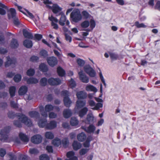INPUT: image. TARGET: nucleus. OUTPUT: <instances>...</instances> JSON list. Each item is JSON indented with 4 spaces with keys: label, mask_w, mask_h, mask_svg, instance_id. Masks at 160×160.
I'll use <instances>...</instances> for the list:
<instances>
[{
    "label": "nucleus",
    "mask_w": 160,
    "mask_h": 160,
    "mask_svg": "<svg viewBox=\"0 0 160 160\" xmlns=\"http://www.w3.org/2000/svg\"><path fill=\"white\" fill-rule=\"evenodd\" d=\"M8 115L10 118L13 119L15 117H17L18 118V120L21 119L23 123L28 127H31L32 126L33 123L31 120L22 113H17L15 114L14 112L9 111L8 113Z\"/></svg>",
    "instance_id": "nucleus-1"
},
{
    "label": "nucleus",
    "mask_w": 160,
    "mask_h": 160,
    "mask_svg": "<svg viewBox=\"0 0 160 160\" xmlns=\"http://www.w3.org/2000/svg\"><path fill=\"white\" fill-rule=\"evenodd\" d=\"M11 127L8 126L4 127L3 129L0 130V135H1L0 140L2 141L5 142L8 138V134L9 133Z\"/></svg>",
    "instance_id": "nucleus-2"
},
{
    "label": "nucleus",
    "mask_w": 160,
    "mask_h": 160,
    "mask_svg": "<svg viewBox=\"0 0 160 160\" xmlns=\"http://www.w3.org/2000/svg\"><path fill=\"white\" fill-rule=\"evenodd\" d=\"M70 18L72 21L75 22H78L82 19V16L79 11L75 10L71 13Z\"/></svg>",
    "instance_id": "nucleus-3"
},
{
    "label": "nucleus",
    "mask_w": 160,
    "mask_h": 160,
    "mask_svg": "<svg viewBox=\"0 0 160 160\" xmlns=\"http://www.w3.org/2000/svg\"><path fill=\"white\" fill-rule=\"evenodd\" d=\"M84 70L90 77H94L95 76L96 73L95 71L89 65H87L84 66Z\"/></svg>",
    "instance_id": "nucleus-4"
},
{
    "label": "nucleus",
    "mask_w": 160,
    "mask_h": 160,
    "mask_svg": "<svg viewBox=\"0 0 160 160\" xmlns=\"http://www.w3.org/2000/svg\"><path fill=\"white\" fill-rule=\"evenodd\" d=\"M61 80L59 78H50L48 79V83L49 85L52 86H57L61 83Z\"/></svg>",
    "instance_id": "nucleus-5"
},
{
    "label": "nucleus",
    "mask_w": 160,
    "mask_h": 160,
    "mask_svg": "<svg viewBox=\"0 0 160 160\" xmlns=\"http://www.w3.org/2000/svg\"><path fill=\"white\" fill-rule=\"evenodd\" d=\"M46 6L49 9H51L53 13L56 14L61 12L62 8L60 7L57 4H53L52 6L49 5H46Z\"/></svg>",
    "instance_id": "nucleus-6"
},
{
    "label": "nucleus",
    "mask_w": 160,
    "mask_h": 160,
    "mask_svg": "<svg viewBox=\"0 0 160 160\" xmlns=\"http://www.w3.org/2000/svg\"><path fill=\"white\" fill-rule=\"evenodd\" d=\"M47 60L48 65L52 67H54L58 64V61L57 58L54 56L48 58Z\"/></svg>",
    "instance_id": "nucleus-7"
},
{
    "label": "nucleus",
    "mask_w": 160,
    "mask_h": 160,
    "mask_svg": "<svg viewBox=\"0 0 160 160\" xmlns=\"http://www.w3.org/2000/svg\"><path fill=\"white\" fill-rule=\"evenodd\" d=\"M7 61L5 63V66L7 68L12 64L15 65L17 62L16 59L14 58H10L8 56L6 57Z\"/></svg>",
    "instance_id": "nucleus-8"
},
{
    "label": "nucleus",
    "mask_w": 160,
    "mask_h": 160,
    "mask_svg": "<svg viewBox=\"0 0 160 160\" xmlns=\"http://www.w3.org/2000/svg\"><path fill=\"white\" fill-rule=\"evenodd\" d=\"M78 74L79 76V79L82 82L85 83H87L89 82V80L88 77L86 76L85 73H83L82 70L79 72Z\"/></svg>",
    "instance_id": "nucleus-9"
},
{
    "label": "nucleus",
    "mask_w": 160,
    "mask_h": 160,
    "mask_svg": "<svg viewBox=\"0 0 160 160\" xmlns=\"http://www.w3.org/2000/svg\"><path fill=\"white\" fill-rule=\"evenodd\" d=\"M42 138L40 135L37 134L32 136L31 138V141L35 144H39L42 141Z\"/></svg>",
    "instance_id": "nucleus-10"
},
{
    "label": "nucleus",
    "mask_w": 160,
    "mask_h": 160,
    "mask_svg": "<svg viewBox=\"0 0 160 160\" xmlns=\"http://www.w3.org/2000/svg\"><path fill=\"white\" fill-rule=\"evenodd\" d=\"M76 96L78 99H83L87 98V95L85 92L81 91L77 92Z\"/></svg>",
    "instance_id": "nucleus-11"
},
{
    "label": "nucleus",
    "mask_w": 160,
    "mask_h": 160,
    "mask_svg": "<svg viewBox=\"0 0 160 160\" xmlns=\"http://www.w3.org/2000/svg\"><path fill=\"white\" fill-rule=\"evenodd\" d=\"M82 128L87 133H91L94 132L96 128L93 125L90 124L88 127H83Z\"/></svg>",
    "instance_id": "nucleus-12"
},
{
    "label": "nucleus",
    "mask_w": 160,
    "mask_h": 160,
    "mask_svg": "<svg viewBox=\"0 0 160 160\" xmlns=\"http://www.w3.org/2000/svg\"><path fill=\"white\" fill-rule=\"evenodd\" d=\"M57 126V122L54 120H52L49 123H47L46 125V128L48 129H52L55 128Z\"/></svg>",
    "instance_id": "nucleus-13"
},
{
    "label": "nucleus",
    "mask_w": 160,
    "mask_h": 160,
    "mask_svg": "<svg viewBox=\"0 0 160 160\" xmlns=\"http://www.w3.org/2000/svg\"><path fill=\"white\" fill-rule=\"evenodd\" d=\"M93 140V138L91 135L88 136L86 139L85 141L83 143V146L86 148L89 147L90 142Z\"/></svg>",
    "instance_id": "nucleus-14"
},
{
    "label": "nucleus",
    "mask_w": 160,
    "mask_h": 160,
    "mask_svg": "<svg viewBox=\"0 0 160 160\" xmlns=\"http://www.w3.org/2000/svg\"><path fill=\"white\" fill-rule=\"evenodd\" d=\"M28 90V87L25 86H22L19 88L18 93L19 95H23L25 94L27 92Z\"/></svg>",
    "instance_id": "nucleus-15"
},
{
    "label": "nucleus",
    "mask_w": 160,
    "mask_h": 160,
    "mask_svg": "<svg viewBox=\"0 0 160 160\" xmlns=\"http://www.w3.org/2000/svg\"><path fill=\"white\" fill-rule=\"evenodd\" d=\"M87 138L86 135L84 132L79 133L77 136L78 140L81 142L84 141Z\"/></svg>",
    "instance_id": "nucleus-16"
},
{
    "label": "nucleus",
    "mask_w": 160,
    "mask_h": 160,
    "mask_svg": "<svg viewBox=\"0 0 160 160\" xmlns=\"http://www.w3.org/2000/svg\"><path fill=\"white\" fill-rule=\"evenodd\" d=\"M59 15H61V17L59 21V24L60 25L63 26L65 25L66 21V17L62 12H60Z\"/></svg>",
    "instance_id": "nucleus-17"
},
{
    "label": "nucleus",
    "mask_w": 160,
    "mask_h": 160,
    "mask_svg": "<svg viewBox=\"0 0 160 160\" xmlns=\"http://www.w3.org/2000/svg\"><path fill=\"white\" fill-rule=\"evenodd\" d=\"M88 111V108L84 107L82 108L78 112V114L80 118H82L87 113Z\"/></svg>",
    "instance_id": "nucleus-18"
},
{
    "label": "nucleus",
    "mask_w": 160,
    "mask_h": 160,
    "mask_svg": "<svg viewBox=\"0 0 160 160\" xmlns=\"http://www.w3.org/2000/svg\"><path fill=\"white\" fill-rule=\"evenodd\" d=\"M47 120L46 119H40L38 122V126L41 128H43L44 127L46 128V125L47 124Z\"/></svg>",
    "instance_id": "nucleus-19"
},
{
    "label": "nucleus",
    "mask_w": 160,
    "mask_h": 160,
    "mask_svg": "<svg viewBox=\"0 0 160 160\" xmlns=\"http://www.w3.org/2000/svg\"><path fill=\"white\" fill-rule=\"evenodd\" d=\"M19 46V44L17 40L15 38H12L10 44V46L11 48L13 49L17 48Z\"/></svg>",
    "instance_id": "nucleus-20"
},
{
    "label": "nucleus",
    "mask_w": 160,
    "mask_h": 160,
    "mask_svg": "<svg viewBox=\"0 0 160 160\" xmlns=\"http://www.w3.org/2000/svg\"><path fill=\"white\" fill-rule=\"evenodd\" d=\"M57 73L59 77H63L66 75L65 71L60 66L57 68Z\"/></svg>",
    "instance_id": "nucleus-21"
},
{
    "label": "nucleus",
    "mask_w": 160,
    "mask_h": 160,
    "mask_svg": "<svg viewBox=\"0 0 160 160\" xmlns=\"http://www.w3.org/2000/svg\"><path fill=\"white\" fill-rule=\"evenodd\" d=\"M19 136L21 140L23 142H27L29 140L28 137L22 132H20L19 133Z\"/></svg>",
    "instance_id": "nucleus-22"
},
{
    "label": "nucleus",
    "mask_w": 160,
    "mask_h": 160,
    "mask_svg": "<svg viewBox=\"0 0 160 160\" xmlns=\"http://www.w3.org/2000/svg\"><path fill=\"white\" fill-rule=\"evenodd\" d=\"M63 102L65 106L69 108L70 106L72 101L68 97H65L63 98Z\"/></svg>",
    "instance_id": "nucleus-23"
},
{
    "label": "nucleus",
    "mask_w": 160,
    "mask_h": 160,
    "mask_svg": "<svg viewBox=\"0 0 160 160\" xmlns=\"http://www.w3.org/2000/svg\"><path fill=\"white\" fill-rule=\"evenodd\" d=\"M72 146L74 150L77 151L82 147L81 144L77 141H74L72 144Z\"/></svg>",
    "instance_id": "nucleus-24"
},
{
    "label": "nucleus",
    "mask_w": 160,
    "mask_h": 160,
    "mask_svg": "<svg viewBox=\"0 0 160 160\" xmlns=\"http://www.w3.org/2000/svg\"><path fill=\"white\" fill-rule=\"evenodd\" d=\"M23 36L25 38L30 39H32L33 38L32 33L29 32L26 29H23Z\"/></svg>",
    "instance_id": "nucleus-25"
},
{
    "label": "nucleus",
    "mask_w": 160,
    "mask_h": 160,
    "mask_svg": "<svg viewBox=\"0 0 160 160\" xmlns=\"http://www.w3.org/2000/svg\"><path fill=\"white\" fill-rule=\"evenodd\" d=\"M63 114L64 118H67L71 116L72 113L70 109H65L63 111Z\"/></svg>",
    "instance_id": "nucleus-26"
},
{
    "label": "nucleus",
    "mask_w": 160,
    "mask_h": 160,
    "mask_svg": "<svg viewBox=\"0 0 160 160\" xmlns=\"http://www.w3.org/2000/svg\"><path fill=\"white\" fill-rule=\"evenodd\" d=\"M86 101L81 100H78L76 102V106L78 109H81L86 105Z\"/></svg>",
    "instance_id": "nucleus-27"
},
{
    "label": "nucleus",
    "mask_w": 160,
    "mask_h": 160,
    "mask_svg": "<svg viewBox=\"0 0 160 160\" xmlns=\"http://www.w3.org/2000/svg\"><path fill=\"white\" fill-rule=\"evenodd\" d=\"M39 68V70L43 72H46L48 70L47 66L44 63L40 64Z\"/></svg>",
    "instance_id": "nucleus-28"
},
{
    "label": "nucleus",
    "mask_w": 160,
    "mask_h": 160,
    "mask_svg": "<svg viewBox=\"0 0 160 160\" xmlns=\"http://www.w3.org/2000/svg\"><path fill=\"white\" fill-rule=\"evenodd\" d=\"M23 44L24 46L27 48H31L32 46V41L28 39L25 40L23 41Z\"/></svg>",
    "instance_id": "nucleus-29"
},
{
    "label": "nucleus",
    "mask_w": 160,
    "mask_h": 160,
    "mask_svg": "<svg viewBox=\"0 0 160 160\" xmlns=\"http://www.w3.org/2000/svg\"><path fill=\"white\" fill-rule=\"evenodd\" d=\"M52 144L55 146L59 147L61 144V141L58 138H55L52 141Z\"/></svg>",
    "instance_id": "nucleus-30"
},
{
    "label": "nucleus",
    "mask_w": 160,
    "mask_h": 160,
    "mask_svg": "<svg viewBox=\"0 0 160 160\" xmlns=\"http://www.w3.org/2000/svg\"><path fill=\"white\" fill-rule=\"evenodd\" d=\"M28 114L29 116L32 118H38L39 116V113L35 111H30L28 112Z\"/></svg>",
    "instance_id": "nucleus-31"
},
{
    "label": "nucleus",
    "mask_w": 160,
    "mask_h": 160,
    "mask_svg": "<svg viewBox=\"0 0 160 160\" xmlns=\"http://www.w3.org/2000/svg\"><path fill=\"white\" fill-rule=\"evenodd\" d=\"M38 80L33 77H30L28 78L27 81V83L28 84H35L38 83Z\"/></svg>",
    "instance_id": "nucleus-32"
},
{
    "label": "nucleus",
    "mask_w": 160,
    "mask_h": 160,
    "mask_svg": "<svg viewBox=\"0 0 160 160\" xmlns=\"http://www.w3.org/2000/svg\"><path fill=\"white\" fill-rule=\"evenodd\" d=\"M16 90V87L14 86H11L9 88V92L11 97L12 98L15 96Z\"/></svg>",
    "instance_id": "nucleus-33"
},
{
    "label": "nucleus",
    "mask_w": 160,
    "mask_h": 160,
    "mask_svg": "<svg viewBox=\"0 0 160 160\" xmlns=\"http://www.w3.org/2000/svg\"><path fill=\"white\" fill-rule=\"evenodd\" d=\"M70 123L72 126H76L78 124V121L76 117H72L71 119Z\"/></svg>",
    "instance_id": "nucleus-34"
},
{
    "label": "nucleus",
    "mask_w": 160,
    "mask_h": 160,
    "mask_svg": "<svg viewBox=\"0 0 160 160\" xmlns=\"http://www.w3.org/2000/svg\"><path fill=\"white\" fill-rule=\"evenodd\" d=\"M48 80L45 77L42 78L40 80V84L41 86L45 87L47 85Z\"/></svg>",
    "instance_id": "nucleus-35"
},
{
    "label": "nucleus",
    "mask_w": 160,
    "mask_h": 160,
    "mask_svg": "<svg viewBox=\"0 0 160 160\" xmlns=\"http://www.w3.org/2000/svg\"><path fill=\"white\" fill-rule=\"evenodd\" d=\"M46 138L49 139H52L54 138V135L53 134L50 132H47L45 134Z\"/></svg>",
    "instance_id": "nucleus-36"
},
{
    "label": "nucleus",
    "mask_w": 160,
    "mask_h": 160,
    "mask_svg": "<svg viewBox=\"0 0 160 160\" xmlns=\"http://www.w3.org/2000/svg\"><path fill=\"white\" fill-rule=\"evenodd\" d=\"M54 108V106L50 104H47L45 106V110L47 112L53 110Z\"/></svg>",
    "instance_id": "nucleus-37"
},
{
    "label": "nucleus",
    "mask_w": 160,
    "mask_h": 160,
    "mask_svg": "<svg viewBox=\"0 0 160 160\" xmlns=\"http://www.w3.org/2000/svg\"><path fill=\"white\" fill-rule=\"evenodd\" d=\"M86 89L87 91L96 92L97 90L96 88L92 85H87L86 87Z\"/></svg>",
    "instance_id": "nucleus-38"
},
{
    "label": "nucleus",
    "mask_w": 160,
    "mask_h": 160,
    "mask_svg": "<svg viewBox=\"0 0 160 160\" xmlns=\"http://www.w3.org/2000/svg\"><path fill=\"white\" fill-rule=\"evenodd\" d=\"M35 73V71L34 69L32 68H30L28 69L26 72L27 75L30 77L33 76Z\"/></svg>",
    "instance_id": "nucleus-39"
},
{
    "label": "nucleus",
    "mask_w": 160,
    "mask_h": 160,
    "mask_svg": "<svg viewBox=\"0 0 160 160\" xmlns=\"http://www.w3.org/2000/svg\"><path fill=\"white\" fill-rule=\"evenodd\" d=\"M69 142L67 138L63 139L61 141V144H62V146L64 148H66L68 147Z\"/></svg>",
    "instance_id": "nucleus-40"
},
{
    "label": "nucleus",
    "mask_w": 160,
    "mask_h": 160,
    "mask_svg": "<svg viewBox=\"0 0 160 160\" xmlns=\"http://www.w3.org/2000/svg\"><path fill=\"white\" fill-rule=\"evenodd\" d=\"M23 123L22 121H20L19 120H14L13 122V125L16 127L20 128H21L22 126V123Z\"/></svg>",
    "instance_id": "nucleus-41"
},
{
    "label": "nucleus",
    "mask_w": 160,
    "mask_h": 160,
    "mask_svg": "<svg viewBox=\"0 0 160 160\" xmlns=\"http://www.w3.org/2000/svg\"><path fill=\"white\" fill-rule=\"evenodd\" d=\"M22 77L20 74H17L13 78V80L16 82H19L21 80Z\"/></svg>",
    "instance_id": "nucleus-42"
},
{
    "label": "nucleus",
    "mask_w": 160,
    "mask_h": 160,
    "mask_svg": "<svg viewBox=\"0 0 160 160\" xmlns=\"http://www.w3.org/2000/svg\"><path fill=\"white\" fill-rule=\"evenodd\" d=\"M39 54L42 57L44 58L47 57L48 55V52L44 49L41 50Z\"/></svg>",
    "instance_id": "nucleus-43"
},
{
    "label": "nucleus",
    "mask_w": 160,
    "mask_h": 160,
    "mask_svg": "<svg viewBox=\"0 0 160 160\" xmlns=\"http://www.w3.org/2000/svg\"><path fill=\"white\" fill-rule=\"evenodd\" d=\"M90 25L89 22L87 20H85L82 22L81 24V26L82 28H87Z\"/></svg>",
    "instance_id": "nucleus-44"
},
{
    "label": "nucleus",
    "mask_w": 160,
    "mask_h": 160,
    "mask_svg": "<svg viewBox=\"0 0 160 160\" xmlns=\"http://www.w3.org/2000/svg\"><path fill=\"white\" fill-rule=\"evenodd\" d=\"M93 117L91 115H88L86 118L87 123L89 124L93 122Z\"/></svg>",
    "instance_id": "nucleus-45"
},
{
    "label": "nucleus",
    "mask_w": 160,
    "mask_h": 160,
    "mask_svg": "<svg viewBox=\"0 0 160 160\" xmlns=\"http://www.w3.org/2000/svg\"><path fill=\"white\" fill-rule=\"evenodd\" d=\"M109 55L112 60H117L118 58V54L114 53L111 52L109 53Z\"/></svg>",
    "instance_id": "nucleus-46"
},
{
    "label": "nucleus",
    "mask_w": 160,
    "mask_h": 160,
    "mask_svg": "<svg viewBox=\"0 0 160 160\" xmlns=\"http://www.w3.org/2000/svg\"><path fill=\"white\" fill-rule=\"evenodd\" d=\"M40 160H50L48 156L46 154H42L39 157Z\"/></svg>",
    "instance_id": "nucleus-47"
},
{
    "label": "nucleus",
    "mask_w": 160,
    "mask_h": 160,
    "mask_svg": "<svg viewBox=\"0 0 160 160\" xmlns=\"http://www.w3.org/2000/svg\"><path fill=\"white\" fill-rule=\"evenodd\" d=\"M89 150V148H82L79 151V153L81 155H84Z\"/></svg>",
    "instance_id": "nucleus-48"
},
{
    "label": "nucleus",
    "mask_w": 160,
    "mask_h": 160,
    "mask_svg": "<svg viewBox=\"0 0 160 160\" xmlns=\"http://www.w3.org/2000/svg\"><path fill=\"white\" fill-rule=\"evenodd\" d=\"M135 25L138 28H145L147 27V26L145 25L143 23L140 24L138 21H136L135 22Z\"/></svg>",
    "instance_id": "nucleus-49"
},
{
    "label": "nucleus",
    "mask_w": 160,
    "mask_h": 160,
    "mask_svg": "<svg viewBox=\"0 0 160 160\" xmlns=\"http://www.w3.org/2000/svg\"><path fill=\"white\" fill-rule=\"evenodd\" d=\"M77 62L78 65L82 67H83L85 64V61L80 58H78L77 60Z\"/></svg>",
    "instance_id": "nucleus-50"
},
{
    "label": "nucleus",
    "mask_w": 160,
    "mask_h": 160,
    "mask_svg": "<svg viewBox=\"0 0 160 160\" xmlns=\"http://www.w3.org/2000/svg\"><path fill=\"white\" fill-rule=\"evenodd\" d=\"M70 82V85L69 86L70 87L72 88H74L76 86V83L74 81V79L72 78H71L70 81H69Z\"/></svg>",
    "instance_id": "nucleus-51"
},
{
    "label": "nucleus",
    "mask_w": 160,
    "mask_h": 160,
    "mask_svg": "<svg viewBox=\"0 0 160 160\" xmlns=\"http://www.w3.org/2000/svg\"><path fill=\"white\" fill-rule=\"evenodd\" d=\"M29 152L31 154L35 155L39 153L38 149L35 148L30 149Z\"/></svg>",
    "instance_id": "nucleus-52"
},
{
    "label": "nucleus",
    "mask_w": 160,
    "mask_h": 160,
    "mask_svg": "<svg viewBox=\"0 0 160 160\" xmlns=\"http://www.w3.org/2000/svg\"><path fill=\"white\" fill-rule=\"evenodd\" d=\"M38 57L34 55L32 56L30 58V61L32 62H37L39 60Z\"/></svg>",
    "instance_id": "nucleus-53"
},
{
    "label": "nucleus",
    "mask_w": 160,
    "mask_h": 160,
    "mask_svg": "<svg viewBox=\"0 0 160 160\" xmlns=\"http://www.w3.org/2000/svg\"><path fill=\"white\" fill-rule=\"evenodd\" d=\"M90 27L92 30L95 27L96 23L95 21L92 19L90 20Z\"/></svg>",
    "instance_id": "nucleus-54"
},
{
    "label": "nucleus",
    "mask_w": 160,
    "mask_h": 160,
    "mask_svg": "<svg viewBox=\"0 0 160 160\" xmlns=\"http://www.w3.org/2000/svg\"><path fill=\"white\" fill-rule=\"evenodd\" d=\"M12 18H13L16 16V12L15 9L12 8H10L9 10Z\"/></svg>",
    "instance_id": "nucleus-55"
},
{
    "label": "nucleus",
    "mask_w": 160,
    "mask_h": 160,
    "mask_svg": "<svg viewBox=\"0 0 160 160\" xmlns=\"http://www.w3.org/2000/svg\"><path fill=\"white\" fill-rule=\"evenodd\" d=\"M42 38V36L41 34H36L34 35V39L40 41Z\"/></svg>",
    "instance_id": "nucleus-56"
},
{
    "label": "nucleus",
    "mask_w": 160,
    "mask_h": 160,
    "mask_svg": "<svg viewBox=\"0 0 160 160\" xmlns=\"http://www.w3.org/2000/svg\"><path fill=\"white\" fill-rule=\"evenodd\" d=\"M48 116L50 118H55L57 117V114L53 112H51L49 113Z\"/></svg>",
    "instance_id": "nucleus-57"
},
{
    "label": "nucleus",
    "mask_w": 160,
    "mask_h": 160,
    "mask_svg": "<svg viewBox=\"0 0 160 160\" xmlns=\"http://www.w3.org/2000/svg\"><path fill=\"white\" fill-rule=\"evenodd\" d=\"M75 154L74 152L72 151L68 152L67 153V157L68 158H70L72 157Z\"/></svg>",
    "instance_id": "nucleus-58"
},
{
    "label": "nucleus",
    "mask_w": 160,
    "mask_h": 160,
    "mask_svg": "<svg viewBox=\"0 0 160 160\" xmlns=\"http://www.w3.org/2000/svg\"><path fill=\"white\" fill-rule=\"evenodd\" d=\"M49 19L51 21V22L57 23L58 22V19L52 16L50 17H49Z\"/></svg>",
    "instance_id": "nucleus-59"
},
{
    "label": "nucleus",
    "mask_w": 160,
    "mask_h": 160,
    "mask_svg": "<svg viewBox=\"0 0 160 160\" xmlns=\"http://www.w3.org/2000/svg\"><path fill=\"white\" fill-rule=\"evenodd\" d=\"M28 156L24 154L20 155L19 158V160H28Z\"/></svg>",
    "instance_id": "nucleus-60"
},
{
    "label": "nucleus",
    "mask_w": 160,
    "mask_h": 160,
    "mask_svg": "<svg viewBox=\"0 0 160 160\" xmlns=\"http://www.w3.org/2000/svg\"><path fill=\"white\" fill-rule=\"evenodd\" d=\"M6 154V151L5 149L1 148L0 149V156L3 157Z\"/></svg>",
    "instance_id": "nucleus-61"
},
{
    "label": "nucleus",
    "mask_w": 160,
    "mask_h": 160,
    "mask_svg": "<svg viewBox=\"0 0 160 160\" xmlns=\"http://www.w3.org/2000/svg\"><path fill=\"white\" fill-rule=\"evenodd\" d=\"M82 14L83 17L85 18H87L89 17V14L86 11H83L82 12Z\"/></svg>",
    "instance_id": "nucleus-62"
},
{
    "label": "nucleus",
    "mask_w": 160,
    "mask_h": 160,
    "mask_svg": "<svg viewBox=\"0 0 160 160\" xmlns=\"http://www.w3.org/2000/svg\"><path fill=\"white\" fill-rule=\"evenodd\" d=\"M8 155L10 158L9 160H16L17 157L14 155L12 153H10L8 154Z\"/></svg>",
    "instance_id": "nucleus-63"
},
{
    "label": "nucleus",
    "mask_w": 160,
    "mask_h": 160,
    "mask_svg": "<svg viewBox=\"0 0 160 160\" xmlns=\"http://www.w3.org/2000/svg\"><path fill=\"white\" fill-rule=\"evenodd\" d=\"M155 9H157L160 11V1H158L154 7Z\"/></svg>",
    "instance_id": "nucleus-64"
}]
</instances>
